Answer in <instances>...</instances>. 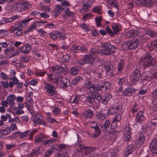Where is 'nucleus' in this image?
<instances>
[{"mask_svg":"<svg viewBox=\"0 0 157 157\" xmlns=\"http://www.w3.org/2000/svg\"><path fill=\"white\" fill-rule=\"evenodd\" d=\"M48 81H51L56 85L60 84L64 88H67L70 85L69 80L67 78L59 76L56 77L55 76L51 74H48Z\"/></svg>","mask_w":157,"mask_h":157,"instance_id":"f257e3e1","label":"nucleus"},{"mask_svg":"<svg viewBox=\"0 0 157 157\" xmlns=\"http://www.w3.org/2000/svg\"><path fill=\"white\" fill-rule=\"evenodd\" d=\"M102 49L99 51V53L101 54L109 55L112 54L115 49V47L107 43H101Z\"/></svg>","mask_w":157,"mask_h":157,"instance_id":"f03ea898","label":"nucleus"},{"mask_svg":"<svg viewBox=\"0 0 157 157\" xmlns=\"http://www.w3.org/2000/svg\"><path fill=\"white\" fill-rule=\"evenodd\" d=\"M154 58L151 56L150 54H146L141 58L140 63L143 67L145 68L152 65V60Z\"/></svg>","mask_w":157,"mask_h":157,"instance_id":"7ed1b4c3","label":"nucleus"},{"mask_svg":"<svg viewBox=\"0 0 157 157\" xmlns=\"http://www.w3.org/2000/svg\"><path fill=\"white\" fill-rule=\"evenodd\" d=\"M84 86L88 89L91 92L93 93L95 91H98L100 90L99 86L97 84H94L91 82L88 81L84 84Z\"/></svg>","mask_w":157,"mask_h":157,"instance_id":"20e7f679","label":"nucleus"},{"mask_svg":"<svg viewBox=\"0 0 157 157\" xmlns=\"http://www.w3.org/2000/svg\"><path fill=\"white\" fill-rule=\"evenodd\" d=\"M44 89L49 96L53 95L56 93L54 86L47 82L44 83Z\"/></svg>","mask_w":157,"mask_h":157,"instance_id":"39448f33","label":"nucleus"},{"mask_svg":"<svg viewBox=\"0 0 157 157\" xmlns=\"http://www.w3.org/2000/svg\"><path fill=\"white\" fill-rule=\"evenodd\" d=\"M139 40L137 39H134L130 41L127 42L126 44L127 49H134L136 48L139 44Z\"/></svg>","mask_w":157,"mask_h":157,"instance_id":"423d86ee","label":"nucleus"},{"mask_svg":"<svg viewBox=\"0 0 157 157\" xmlns=\"http://www.w3.org/2000/svg\"><path fill=\"white\" fill-rule=\"evenodd\" d=\"M94 60L90 56L88 55H85L83 59L78 61V63L81 65H83L86 63L92 64L94 63Z\"/></svg>","mask_w":157,"mask_h":157,"instance_id":"0eeeda50","label":"nucleus"},{"mask_svg":"<svg viewBox=\"0 0 157 157\" xmlns=\"http://www.w3.org/2000/svg\"><path fill=\"white\" fill-rule=\"evenodd\" d=\"M31 7L30 4L25 2H21L16 3L14 6L15 8L18 9V11L20 12L22 10H26Z\"/></svg>","mask_w":157,"mask_h":157,"instance_id":"6e6552de","label":"nucleus"},{"mask_svg":"<svg viewBox=\"0 0 157 157\" xmlns=\"http://www.w3.org/2000/svg\"><path fill=\"white\" fill-rule=\"evenodd\" d=\"M131 134L130 128L128 127L125 128L123 133L124 139L126 141H130L132 138Z\"/></svg>","mask_w":157,"mask_h":157,"instance_id":"1a4fd4ad","label":"nucleus"},{"mask_svg":"<svg viewBox=\"0 0 157 157\" xmlns=\"http://www.w3.org/2000/svg\"><path fill=\"white\" fill-rule=\"evenodd\" d=\"M10 31L11 33L15 32V36L21 35L23 32L22 28L18 25L15 27L11 26L10 28Z\"/></svg>","mask_w":157,"mask_h":157,"instance_id":"9d476101","label":"nucleus"},{"mask_svg":"<svg viewBox=\"0 0 157 157\" xmlns=\"http://www.w3.org/2000/svg\"><path fill=\"white\" fill-rule=\"evenodd\" d=\"M90 124L91 127L95 129L94 133L93 134L92 136L94 138L97 137L100 134L101 132L98 126L96 123L94 121H91L90 123Z\"/></svg>","mask_w":157,"mask_h":157,"instance_id":"9b49d317","label":"nucleus"},{"mask_svg":"<svg viewBox=\"0 0 157 157\" xmlns=\"http://www.w3.org/2000/svg\"><path fill=\"white\" fill-rule=\"evenodd\" d=\"M37 131L36 129H34L32 131L30 130H28L24 132L23 133L21 132L20 134V137L21 138L27 137L28 136H29V140H31L33 137V135Z\"/></svg>","mask_w":157,"mask_h":157,"instance_id":"f8f14e48","label":"nucleus"},{"mask_svg":"<svg viewBox=\"0 0 157 157\" xmlns=\"http://www.w3.org/2000/svg\"><path fill=\"white\" fill-rule=\"evenodd\" d=\"M137 91V90L133 87L127 88L123 91L121 95L124 96H131Z\"/></svg>","mask_w":157,"mask_h":157,"instance_id":"ddd939ff","label":"nucleus"},{"mask_svg":"<svg viewBox=\"0 0 157 157\" xmlns=\"http://www.w3.org/2000/svg\"><path fill=\"white\" fill-rule=\"evenodd\" d=\"M121 106L117 103H114L113 105L111 106L109 109V114H114L119 111Z\"/></svg>","mask_w":157,"mask_h":157,"instance_id":"4468645a","label":"nucleus"},{"mask_svg":"<svg viewBox=\"0 0 157 157\" xmlns=\"http://www.w3.org/2000/svg\"><path fill=\"white\" fill-rule=\"evenodd\" d=\"M86 49L87 47L83 45L81 46L74 45L72 46L71 48L72 51L75 52H86Z\"/></svg>","mask_w":157,"mask_h":157,"instance_id":"2eb2a0df","label":"nucleus"},{"mask_svg":"<svg viewBox=\"0 0 157 157\" xmlns=\"http://www.w3.org/2000/svg\"><path fill=\"white\" fill-rule=\"evenodd\" d=\"M140 78L139 71L136 69L133 73V75L130 78V80L133 82H136L138 81Z\"/></svg>","mask_w":157,"mask_h":157,"instance_id":"dca6fc26","label":"nucleus"},{"mask_svg":"<svg viewBox=\"0 0 157 157\" xmlns=\"http://www.w3.org/2000/svg\"><path fill=\"white\" fill-rule=\"evenodd\" d=\"M145 139V136L142 135L140 134L138 136L135 141V143L137 146L140 147L142 146L144 142Z\"/></svg>","mask_w":157,"mask_h":157,"instance_id":"f3484780","label":"nucleus"},{"mask_svg":"<svg viewBox=\"0 0 157 157\" xmlns=\"http://www.w3.org/2000/svg\"><path fill=\"white\" fill-rule=\"evenodd\" d=\"M152 2V0H136L134 2V3L136 5L142 4L145 6H148L151 4Z\"/></svg>","mask_w":157,"mask_h":157,"instance_id":"a211bd4d","label":"nucleus"},{"mask_svg":"<svg viewBox=\"0 0 157 157\" xmlns=\"http://www.w3.org/2000/svg\"><path fill=\"white\" fill-rule=\"evenodd\" d=\"M138 33V31L136 29H132L128 31L125 35V37L127 38H131L136 36Z\"/></svg>","mask_w":157,"mask_h":157,"instance_id":"6ab92c4d","label":"nucleus"},{"mask_svg":"<svg viewBox=\"0 0 157 157\" xmlns=\"http://www.w3.org/2000/svg\"><path fill=\"white\" fill-rule=\"evenodd\" d=\"M154 77L153 74L150 71H147L144 72L142 74V79L146 81H149Z\"/></svg>","mask_w":157,"mask_h":157,"instance_id":"aec40b11","label":"nucleus"},{"mask_svg":"<svg viewBox=\"0 0 157 157\" xmlns=\"http://www.w3.org/2000/svg\"><path fill=\"white\" fill-rule=\"evenodd\" d=\"M150 147L152 153L157 154V139L154 140L151 142Z\"/></svg>","mask_w":157,"mask_h":157,"instance_id":"412c9836","label":"nucleus"},{"mask_svg":"<svg viewBox=\"0 0 157 157\" xmlns=\"http://www.w3.org/2000/svg\"><path fill=\"white\" fill-rule=\"evenodd\" d=\"M145 117L142 111H140L137 114L136 118V122L137 123L141 124L145 119Z\"/></svg>","mask_w":157,"mask_h":157,"instance_id":"4be33fe9","label":"nucleus"},{"mask_svg":"<svg viewBox=\"0 0 157 157\" xmlns=\"http://www.w3.org/2000/svg\"><path fill=\"white\" fill-rule=\"evenodd\" d=\"M16 99L15 96L13 94H10L7 96L6 100L8 101V104L10 106H12L14 105L15 102L14 101Z\"/></svg>","mask_w":157,"mask_h":157,"instance_id":"5701e85b","label":"nucleus"},{"mask_svg":"<svg viewBox=\"0 0 157 157\" xmlns=\"http://www.w3.org/2000/svg\"><path fill=\"white\" fill-rule=\"evenodd\" d=\"M112 27L113 30V36L117 34L118 32L121 30V25L117 23L113 24L112 25Z\"/></svg>","mask_w":157,"mask_h":157,"instance_id":"b1692460","label":"nucleus"},{"mask_svg":"<svg viewBox=\"0 0 157 157\" xmlns=\"http://www.w3.org/2000/svg\"><path fill=\"white\" fill-rule=\"evenodd\" d=\"M108 154L107 153H103L100 155V157H117V154L112 150L110 151V153Z\"/></svg>","mask_w":157,"mask_h":157,"instance_id":"393cba45","label":"nucleus"},{"mask_svg":"<svg viewBox=\"0 0 157 157\" xmlns=\"http://www.w3.org/2000/svg\"><path fill=\"white\" fill-rule=\"evenodd\" d=\"M43 120V117L41 114H36L33 119V123L36 124H39L41 123V121Z\"/></svg>","mask_w":157,"mask_h":157,"instance_id":"a878e982","label":"nucleus"},{"mask_svg":"<svg viewBox=\"0 0 157 157\" xmlns=\"http://www.w3.org/2000/svg\"><path fill=\"white\" fill-rule=\"evenodd\" d=\"M92 5L90 2V1H88L84 3L83 7L81 9V12L82 13H84L86 12L89 10V8Z\"/></svg>","mask_w":157,"mask_h":157,"instance_id":"bb28decb","label":"nucleus"},{"mask_svg":"<svg viewBox=\"0 0 157 157\" xmlns=\"http://www.w3.org/2000/svg\"><path fill=\"white\" fill-rule=\"evenodd\" d=\"M93 115V113L90 109H89L85 111L83 114V117L86 118H89L92 117Z\"/></svg>","mask_w":157,"mask_h":157,"instance_id":"cd10ccee","label":"nucleus"},{"mask_svg":"<svg viewBox=\"0 0 157 157\" xmlns=\"http://www.w3.org/2000/svg\"><path fill=\"white\" fill-rule=\"evenodd\" d=\"M52 70L56 73H60L63 71L64 68L61 66H56L52 68Z\"/></svg>","mask_w":157,"mask_h":157,"instance_id":"c85d7f7f","label":"nucleus"},{"mask_svg":"<svg viewBox=\"0 0 157 157\" xmlns=\"http://www.w3.org/2000/svg\"><path fill=\"white\" fill-rule=\"evenodd\" d=\"M134 150L133 146L132 145H130L127 147V150L125 151L124 155L127 156L129 154L132 153Z\"/></svg>","mask_w":157,"mask_h":157,"instance_id":"c756f323","label":"nucleus"},{"mask_svg":"<svg viewBox=\"0 0 157 157\" xmlns=\"http://www.w3.org/2000/svg\"><path fill=\"white\" fill-rule=\"evenodd\" d=\"M93 151L92 148L91 147H85L82 148L81 152H84L86 155L90 153Z\"/></svg>","mask_w":157,"mask_h":157,"instance_id":"7c9ffc66","label":"nucleus"},{"mask_svg":"<svg viewBox=\"0 0 157 157\" xmlns=\"http://www.w3.org/2000/svg\"><path fill=\"white\" fill-rule=\"evenodd\" d=\"M84 97V96L82 95L75 96L74 98L73 101L71 102L74 104L75 105H77L78 104L79 101L80 100L82 101L81 98H82Z\"/></svg>","mask_w":157,"mask_h":157,"instance_id":"2f4dec72","label":"nucleus"},{"mask_svg":"<svg viewBox=\"0 0 157 157\" xmlns=\"http://www.w3.org/2000/svg\"><path fill=\"white\" fill-rule=\"evenodd\" d=\"M98 53L96 51V50L94 49H92L90 50L89 52V56L93 58L94 60H95V58L97 56Z\"/></svg>","mask_w":157,"mask_h":157,"instance_id":"473e14b6","label":"nucleus"},{"mask_svg":"<svg viewBox=\"0 0 157 157\" xmlns=\"http://www.w3.org/2000/svg\"><path fill=\"white\" fill-rule=\"evenodd\" d=\"M110 122L109 120H107L102 126L101 128L103 132H106L107 131L110 125Z\"/></svg>","mask_w":157,"mask_h":157,"instance_id":"72a5a7b5","label":"nucleus"},{"mask_svg":"<svg viewBox=\"0 0 157 157\" xmlns=\"http://www.w3.org/2000/svg\"><path fill=\"white\" fill-rule=\"evenodd\" d=\"M17 17L18 16L16 15L10 18L4 17L3 18V20L5 23H7L9 22H12L13 21L16 20Z\"/></svg>","mask_w":157,"mask_h":157,"instance_id":"f704fd0d","label":"nucleus"},{"mask_svg":"<svg viewBox=\"0 0 157 157\" xmlns=\"http://www.w3.org/2000/svg\"><path fill=\"white\" fill-rule=\"evenodd\" d=\"M45 138L44 136L41 134H39L36 136L35 142L37 143L39 142H42Z\"/></svg>","mask_w":157,"mask_h":157,"instance_id":"c9c22d12","label":"nucleus"},{"mask_svg":"<svg viewBox=\"0 0 157 157\" xmlns=\"http://www.w3.org/2000/svg\"><path fill=\"white\" fill-rule=\"evenodd\" d=\"M10 130L9 127H7L4 129H2L0 130V134L2 135H6L10 133Z\"/></svg>","mask_w":157,"mask_h":157,"instance_id":"e433bc0d","label":"nucleus"},{"mask_svg":"<svg viewBox=\"0 0 157 157\" xmlns=\"http://www.w3.org/2000/svg\"><path fill=\"white\" fill-rule=\"evenodd\" d=\"M150 126L152 130L155 129L157 126V119H153L151 120Z\"/></svg>","mask_w":157,"mask_h":157,"instance_id":"4c0bfd02","label":"nucleus"},{"mask_svg":"<svg viewBox=\"0 0 157 157\" xmlns=\"http://www.w3.org/2000/svg\"><path fill=\"white\" fill-rule=\"evenodd\" d=\"M90 95H89V96L87 97L86 98L87 100L90 103H93L94 101V92H90Z\"/></svg>","mask_w":157,"mask_h":157,"instance_id":"58836bf2","label":"nucleus"},{"mask_svg":"<svg viewBox=\"0 0 157 157\" xmlns=\"http://www.w3.org/2000/svg\"><path fill=\"white\" fill-rule=\"evenodd\" d=\"M79 69V68L77 67H72L71 69L70 72L72 75H75L77 74Z\"/></svg>","mask_w":157,"mask_h":157,"instance_id":"ea45409f","label":"nucleus"},{"mask_svg":"<svg viewBox=\"0 0 157 157\" xmlns=\"http://www.w3.org/2000/svg\"><path fill=\"white\" fill-rule=\"evenodd\" d=\"M24 47L25 49L22 50V52L24 54H27L30 50L31 47L29 44H27L25 45Z\"/></svg>","mask_w":157,"mask_h":157,"instance_id":"a19ab883","label":"nucleus"},{"mask_svg":"<svg viewBox=\"0 0 157 157\" xmlns=\"http://www.w3.org/2000/svg\"><path fill=\"white\" fill-rule=\"evenodd\" d=\"M33 18H29L27 19H26V20H24L22 21L19 24V25L18 26H20V27H24L26 25H28L29 23V21H30L31 20L33 19Z\"/></svg>","mask_w":157,"mask_h":157,"instance_id":"79ce46f5","label":"nucleus"},{"mask_svg":"<svg viewBox=\"0 0 157 157\" xmlns=\"http://www.w3.org/2000/svg\"><path fill=\"white\" fill-rule=\"evenodd\" d=\"M106 116L104 114L101 113H99L97 114L96 118L99 121H101L105 119L106 118Z\"/></svg>","mask_w":157,"mask_h":157,"instance_id":"37998d69","label":"nucleus"},{"mask_svg":"<svg viewBox=\"0 0 157 157\" xmlns=\"http://www.w3.org/2000/svg\"><path fill=\"white\" fill-rule=\"evenodd\" d=\"M36 29V26L35 25V24H33L29 26V28L26 31L25 33H28L30 32H33Z\"/></svg>","mask_w":157,"mask_h":157,"instance_id":"c03bdc74","label":"nucleus"},{"mask_svg":"<svg viewBox=\"0 0 157 157\" xmlns=\"http://www.w3.org/2000/svg\"><path fill=\"white\" fill-rule=\"evenodd\" d=\"M56 140L54 139L45 140L44 141V145L46 146H48L52 143L55 142Z\"/></svg>","mask_w":157,"mask_h":157,"instance_id":"a18cd8bd","label":"nucleus"},{"mask_svg":"<svg viewBox=\"0 0 157 157\" xmlns=\"http://www.w3.org/2000/svg\"><path fill=\"white\" fill-rule=\"evenodd\" d=\"M127 81L126 79L124 78H121L119 79V81L118 82L119 85L121 86L125 85Z\"/></svg>","mask_w":157,"mask_h":157,"instance_id":"49530a36","label":"nucleus"},{"mask_svg":"<svg viewBox=\"0 0 157 157\" xmlns=\"http://www.w3.org/2000/svg\"><path fill=\"white\" fill-rule=\"evenodd\" d=\"M58 31H55L54 32L51 33H50V36L52 39H55L58 37Z\"/></svg>","mask_w":157,"mask_h":157,"instance_id":"de8ad7c7","label":"nucleus"},{"mask_svg":"<svg viewBox=\"0 0 157 157\" xmlns=\"http://www.w3.org/2000/svg\"><path fill=\"white\" fill-rule=\"evenodd\" d=\"M152 94L154 98L152 101V103L153 105H155V101L156 102H157V100H156V99H155L157 97V89H156V90H153L152 92Z\"/></svg>","mask_w":157,"mask_h":157,"instance_id":"09e8293b","label":"nucleus"},{"mask_svg":"<svg viewBox=\"0 0 157 157\" xmlns=\"http://www.w3.org/2000/svg\"><path fill=\"white\" fill-rule=\"evenodd\" d=\"M14 48L13 47H8L5 49L4 51V54H7L10 52L13 51L14 50Z\"/></svg>","mask_w":157,"mask_h":157,"instance_id":"8fccbe9b","label":"nucleus"},{"mask_svg":"<svg viewBox=\"0 0 157 157\" xmlns=\"http://www.w3.org/2000/svg\"><path fill=\"white\" fill-rule=\"evenodd\" d=\"M70 59L69 56L67 55H66L63 56L61 58V60L62 62H66L69 61Z\"/></svg>","mask_w":157,"mask_h":157,"instance_id":"3c124183","label":"nucleus"},{"mask_svg":"<svg viewBox=\"0 0 157 157\" xmlns=\"http://www.w3.org/2000/svg\"><path fill=\"white\" fill-rule=\"evenodd\" d=\"M82 79V77L79 76L75 78L72 81V83L73 84H77L79 81H80Z\"/></svg>","mask_w":157,"mask_h":157,"instance_id":"603ef678","label":"nucleus"},{"mask_svg":"<svg viewBox=\"0 0 157 157\" xmlns=\"http://www.w3.org/2000/svg\"><path fill=\"white\" fill-rule=\"evenodd\" d=\"M124 60L123 59H122L120 61L118 67V70L119 71H120L122 69L124 66Z\"/></svg>","mask_w":157,"mask_h":157,"instance_id":"864d4df0","label":"nucleus"},{"mask_svg":"<svg viewBox=\"0 0 157 157\" xmlns=\"http://www.w3.org/2000/svg\"><path fill=\"white\" fill-rule=\"evenodd\" d=\"M96 91H95V92H94V94L96 100L98 101H100L101 100L102 97H101V96L100 94L96 93Z\"/></svg>","mask_w":157,"mask_h":157,"instance_id":"5fc2aeb1","label":"nucleus"},{"mask_svg":"<svg viewBox=\"0 0 157 157\" xmlns=\"http://www.w3.org/2000/svg\"><path fill=\"white\" fill-rule=\"evenodd\" d=\"M46 119L47 120L48 122L49 123L52 124L54 122H56L57 123H58L55 120V119L54 118H52L50 117H47Z\"/></svg>","mask_w":157,"mask_h":157,"instance_id":"6e6d98bb","label":"nucleus"},{"mask_svg":"<svg viewBox=\"0 0 157 157\" xmlns=\"http://www.w3.org/2000/svg\"><path fill=\"white\" fill-rule=\"evenodd\" d=\"M93 11L95 13L100 14L101 11V8L97 6L94 7L93 10Z\"/></svg>","mask_w":157,"mask_h":157,"instance_id":"4d7b16f0","label":"nucleus"},{"mask_svg":"<svg viewBox=\"0 0 157 157\" xmlns=\"http://www.w3.org/2000/svg\"><path fill=\"white\" fill-rule=\"evenodd\" d=\"M146 34L152 37L155 36L156 35V33L152 30H149L147 31Z\"/></svg>","mask_w":157,"mask_h":157,"instance_id":"13d9d810","label":"nucleus"},{"mask_svg":"<svg viewBox=\"0 0 157 157\" xmlns=\"http://www.w3.org/2000/svg\"><path fill=\"white\" fill-rule=\"evenodd\" d=\"M59 38L61 40H64L66 38L65 35L60 32H58V36Z\"/></svg>","mask_w":157,"mask_h":157,"instance_id":"bf43d9fd","label":"nucleus"},{"mask_svg":"<svg viewBox=\"0 0 157 157\" xmlns=\"http://www.w3.org/2000/svg\"><path fill=\"white\" fill-rule=\"evenodd\" d=\"M95 20L98 26L99 27L101 26V22L102 20L101 17H99L96 18Z\"/></svg>","mask_w":157,"mask_h":157,"instance_id":"052dcab7","label":"nucleus"},{"mask_svg":"<svg viewBox=\"0 0 157 157\" xmlns=\"http://www.w3.org/2000/svg\"><path fill=\"white\" fill-rule=\"evenodd\" d=\"M52 112L55 115L58 114L60 112V109L57 107H54L52 110Z\"/></svg>","mask_w":157,"mask_h":157,"instance_id":"680f3d73","label":"nucleus"},{"mask_svg":"<svg viewBox=\"0 0 157 157\" xmlns=\"http://www.w3.org/2000/svg\"><path fill=\"white\" fill-rule=\"evenodd\" d=\"M11 131H16L17 130V128L16 124H11L9 127Z\"/></svg>","mask_w":157,"mask_h":157,"instance_id":"e2e57ef3","label":"nucleus"},{"mask_svg":"<svg viewBox=\"0 0 157 157\" xmlns=\"http://www.w3.org/2000/svg\"><path fill=\"white\" fill-rule=\"evenodd\" d=\"M81 28L85 31L88 32L90 30V28L86 24L83 23L81 25Z\"/></svg>","mask_w":157,"mask_h":157,"instance_id":"0e129e2a","label":"nucleus"},{"mask_svg":"<svg viewBox=\"0 0 157 157\" xmlns=\"http://www.w3.org/2000/svg\"><path fill=\"white\" fill-rule=\"evenodd\" d=\"M7 33V32L6 30H0V38L5 36Z\"/></svg>","mask_w":157,"mask_h":157,"instance_id":"69168bd1","label":"nucleus"},{"mask_svg":"<svg viewBox=\"0 0 157 157\" xmlns=\"http://www.w3.org/2000/svg\"><path fill=\"white\" fill-rule=\"evenodd\" d=\"M121 115L120 114L118 113L115 115V116L113 120L116 121H118L121 120Z\"/></svg>","mask_w":157,"mask_h":157,"instance_id":"338daca9","label":"nucleus"},{"mask_svg":"<svg viewBox=\"0 0 157 157\" xmlns=\"http://www.w3.org/2000/svg\"><path fill=\"white\" fill-rule=\"evenodd\" d=\"M105 30L111 36H113V33L112 31L110 29L108 26L106 27Z\"/></svg>","mask_w":157,"mask_h":157,"instance_id":"774afa93","label":"nucleus"}]
</instances>
